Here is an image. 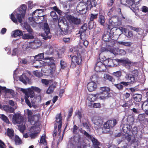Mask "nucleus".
<instances>
[{
  "label": "nucleus",
  "mask_w": 148,
  "mask_h": 148,
  "mask_svg": "<svg viewBox=\"0 0 148 148\" xmlns=\"http://www.w3.org/2000/svg\"><path fill=\"white\" fill-rule=\"evenodd\" d=\"M34 102H40L41 100V97L39 95L36 97H35L34 98Z\"/></svg>",
  "instance_id": "obj_56"
},
{
  "label": "nucleus",
  "mask_w": 148,
  "mask_h": 148,
  "mask_svg": "<svg viewBox=\"0 0 148 148\" xmlns=\"http://www.w3.org/2000/svg\"><path fill=\"white\" fill-rule=\"evenodd\" d=\"M105 21V17L103 16L100 15L99 17V22L102 25H104Z\"/></svg>",
  "instance_id": "obj_41"
},
{
  "label": "nucleus",
  "mask_w": 148,
  "mask_h": 148,
  "mask_svg": "<svg viewBox=\"0 0 148 148\" xmlns=\"http://www.w3.org/2000/svg\"><path fill=\"white\" fill-rule=\"evenodd\" d=\"M62 117L60 113L58 114L56 117L55 121L56 123L54 124V130L53 132V136H56L58 135L60 136L61 132V128L62 125Z\"/></svg>",
  "instance_id": "obj_2"
},
{
  "label": "nucleus",
  "mask_w": 148,
  "mask_h": 148,
  "mask_svg": "<svg viewBox=\"0 0 148 148\" xmlns=\"http://www.w3.org/2000/svg\"><path fill=\"white\" fill-rule=\"evenodd\" d=\"M81 136L79 135L75 136L73 137V139L75 142H79L80 141Z\"/></svg>",
  "instance_id": "obj_51"
},
{
  "label": "nucleus",
  "mask_w": 148,
  "mask_h": 148,
  "mask_svg": "<svg viewBox=\"0 0 148 148\" xmlns=\"http://www.w3.org/2000/svg\"><path fill=\"white\" fill-rule=\"evenodd\" d=\"M118 44V45H122L123 46H130L132 45V43L129 42H125L123 41H119L118 42H117L115 40V43Z\"/></svg>",
  "instance_id": "obj_30"
},
{
  "label": "nucleus",
  "mask_w": 148,
  "mask_h": 148,
  "mask_svg": "<svg viewBox=\"0 0 148 148\" xmlns=\"http://www.w3.org/2000/svg\"><path fill=\"white\" fill-rule=\"evenodd\" d=\"M110 51L111 53L115 55L119 54L124 55L126 54V52L125 51L122 49H120L118 48H115L114 47L113 48L110 49Z\"/></svg>",
  "instance_id": "obj_15"
},
{
  "label": "nucleus",
  "mask_w": 148,
  "mask_h": 148,
  "mask_svg": "<svg viewBox=\"0 0 148 148\" xmlns=\"http://www.w3.org/2000/svg\"><path fill=\"white\" fill-rule=\"evenodd\" d=\"M80 131L81 133L84 134L87 138L91 140L93 145L95 147H97L99 145L100 142L94 137L90 135L84 130H81Z\"/></svg>",
  "instance_id": "obj_4"
},
{
  "label": "nucleus",
  "mask_w": 148,
  "mask_h": 148,
  "mask_svg": "<svg viewBox=\"0 0 148 148\" xmlns=\"http://www.w3.org/2000/svg\"><path fill=\"white\" fill-rule=\"evenodd\" d=\"M44 27L45 34H42L41 36L43 39L47 40V39L50 38V36L48 35L50 33V29L47 23H45L44 24Z\"/></svg>",
  "instance_id": "obj_14"
},
{
  "label": "nucleus",
  "mask_w": 148,
  "mask_h": 148,
  "mask_svg": "<svg viewBox=\"0 0 148 148\" xmlns=\"http://www.w3.org/2000/svg\"><path fill=\"white\" fill-rule=\"evenodd\" d=\"M34 96V92L32 89L30 88H28L25 93V98H28L30 97V98H32Z\"/></svg>",
  "instance_id": "obj_21"
},
{
  "label": "nucleus",
  "mask_w": 148,
  "mask_h": 148,
  "mask_svg": "<svg viewBox=\"0 0 148 148\" xmlns=\"http://www.w3.org/2000/svg\"><path fill=\"white\" fill-rule=\"evenodd\" d=\"M126 36L128 38L132 37L133 36V34L132 31H129L127 33H126Z\"/></svg>",
  "instance_id": "obj_63"
},
{
  "label": "nucleus",
  "mask_w": 148,
  "mask_h": 148,
  "mask_svg": "<svg viewBox=\"0 0 148 148\" xmlns=\"http://www.w3.org/2000/svg\"><path fill=\"white\" fill-rule=\"evenodd\" d=\"M34 74L36 77H39L42 76V73L38 70L34 71Z\"/></svg>",
  "instance_id": "obj_59"
},
{
  "label": "nucleus",
  "mask_w": 148,
  "mask_h": 148,
  "mask_svg": "<svg viewBox=\"0 0 148 148\" xmlns=\"http://www.w3.org/2000/svg\"><path fill=\"white\" fill-rule=\"evenodd\" d=\"M141 11L144 13H147L148 12V8L145 6H143L141 8Z\"/></svg>",
  "instance_id": "obj_57"
},
{
  "label": "nucleus",
  "mask_w": 148,
  "mask_h": 148,
  "mask_svg": "<svg viewBox=\"0 0 148 148\" xmlns=\"http://www.w3.org/2000/svg\"><path fill=\"white\" fill-rule=\"evenodd\" d=\"M102 123L101 120V119H99L98 118L96 119L94 121V123L98 126H100L102 124Z\"/></svg>",
  "instance_id": "obj_42"
},
{
  "label": "nucleus",
  "mask_w": 148,
  "mask_h": 148,
  "mask_svg": "<svg viewBox=\"0 0 148 148\" xmlns=\"http://www.w3.org/2000/svg\"><path fill=\"white\" fill-rule=\"evenodd\" d=\"M33 57H34L28 56L24 58L20 59L19 61L23 64H27L29 63V62H30V59L33 58Z\"/></svg>",
  "instance_id": "obj_23"
},
{
  "label": "nucleus",
  "mask_w": 148,
  "mask_h": 148,
  "mask_svg": "<svg viewBox=\"0 0 148 148\" xmlns=\"http://www.w3.org/2000/svg\"><path fill=\"white\" fill-rule=\"evenodd\" d=\"M82 125L83 127H85L86 128L87 130V131H90L89 126H88L87 123H82Z\"/></svg>",
  "instance_id": "obj_64"
},
{
  "label": "nucleus",
  "mask_w": 148,
  "mask_h": 148,
  "mask_svg": "<svg viewBox=\"0 0 148 148\" xmlns=\"http://www.w3.org/2000/svg\"><path fill=\"white\" fill-rule=\"evenodd\" d=\"M27 7L25 5H22L11 15L10 18L14 23L17 24L18 22L21 23L25 15Z\"/></svg>",
  "instance_id": "obj_1"
},
{
  "label": "nucleus",
  "mask_w": 148,
  "mask_h": 148,
  "mask_svg": "<svg viewBox=\"0 0 148 148\" xmlns=\"http://www.w3.org/2000/svg\"><path fill=\"white\" fill-rule=\"evenodd\" d=\"M82 58L80 54H77V56H73L71 58L72 63L71 66L74 67L75 66L76 64L78 65L80 64L82 62Z\"/></svg>",
  "instance_id": "obj_7"
},
{
  "label": "nucleus",
  "mask_w": 148,
  "mask_h": 148,
  "mask_svg": "<svg viewBox=\"0 0 148 148\" xmlns=\"http://www.w3.org/2000/svg\"><path fill=\"white\" fill-rule=\"evenodd\" d=\"M94 69L97 72L104 71L106 70V67L102 62H98L97 63Z\"/></svg>",
  "instance_id": "obj_13"
},
{
  "label": "nucleus",
  "mask_w": 148,
  "mask_h": 148,
  "mask_svg": "<svg viewBox=\"0 0 148 148\" xmlns=\"http://www.w3.org/2000/svg\"><path fill=\"white\" fill-rule=\"evenodd\" d=\"M100 90H101L100 92L104 93H109L110 89L109 88L107 87H103L100 88Z\"/></svg>",
  "instance_id": "obj_39"
},
{
  "label": "nucleus",
  "mask_w": 148,
  "mask_h": 148,
  "mask_svg": "<svg viewBox=\"0 0 148 148\" xmlns=\"http://www.w3.org/2000/svg\"><path fill=\"white\" fill-rule=\"evenodd\" d=\"M40 143L43 144L44 145H46L47 144L46 141L45 140V136H42L40 139Z\"/></svg>",
  "instance_id": "obj_50"
},
{
  "label": "nucleus",
  "mask_w": 148,
  "mask_h": 148,
  "mask_svg": "<svg viewBox=\"0 0 148 148\" xmlns=\"http://www.w3.org/2000/svg\"><path fill=\"white\" fill-rule=\"evenodd\" d=\"M117 64L118 63H121L123 65H125L126 63H129L130 60L127 58H124L123 59H117Z\"/></svg>",
  "instance_id": "obj_29"
},
{
  "label": "nucleus",
  "mask_w": 148,
  "mask_h": 148,
  "mask_svg": "<svg viewBox=\"0 0 148 148\" xmlns=\"http://www.w3.org/2000/svg\"><path fill=\"white\" fill-rule=\"evenodd\" d=\"M142 95L140 94H136L133 95V99L136 102H139L141 100Z\"/></svg>",
  "instance_id": "obj_32"
},
{
  "label": "nucleus",
  "mask_w": 148,
  "mask_h": 148,
  "mask_svg": "<svg viewBox=\"0 0 148 148\" xmlns=\"http://www.w3.org/2000/svg\"><path fill=\"white\" fill-rule=\"evenodd\" d=\"M61 67L62 69H64L66 66V63L63 60H61L60 61Z\"/></svg>",
  "instance_id": "obj_52"
},
{
  "label": "nucleus",
  "mask_w": 148,
  "mask_h": 148,
  "mask_svg": "<svg viewBox=\"0 0 148 148\" xmlns=\"http://www.w3.org/2000/svg\"><path fill=\"white\" fill-rule=\"evenodd\" d=\"M32 90L34 91H35L38 93H40L41 91V90L38 87L32 86L31 88Z\"/></svg>",
  "instance_id": "obj_49"
},
{
  "label": "nucleus",
  "mask_w": 148,
  "mask_h": 148,
  "mask_svg": "<svg viewBox=\"0 0 148 148\" xmlns=\"http://www.w3.org/2000/svg\"><path fill=\"white\" fill-rule=\"evenodd\" d=\"M7 135L11 139L13 138L14 136V131L12 129L8 128V129Z\"/></svg>",
  "instance_id": "obj_33"
},
{
  "label": "nucleus",
  "mask_w": 148,
  "mask_h": 148,
  "mask_svg": "<svg viewBox=\"0 0 148 148\" xmlns=\"http://www.w3.org/2000/svg\"><path fill=\"white\" fill-rule=\"evenodd\" d=\"M44 54L43 53H39L37 55L35 56L34 58V59H36V63L39 64L41 62H40L39 59L42 58H43Z\"/></svg>",
  "instance_id": "obj_28"
},
{
  "label": "nucleus",
  "mask_w": 148,
  "mask_h": 148,
  "mask_svg": "<svg viewBox=\"0 0 148 148\" xmlns=\"http://www.w3.org/2000/svg\"><path fill=\"white\" fill-rule=\"evenodd\" d=\"M97 84L95 82H91L89 83L87 85V88L90 92L95 90L97 88Z\"/></svg>",
  "instance_id": "obj_19"
},
{
  "label": "nucleus",
  "mask_w": 148,
  "mask_h": 148,
  "mask_svg": "<svg viewBox=\"0 0 148 148\" xmlns=\"http://www.w3.org/2000/svg\"><path fill=\"white\" fill-rule=\"evenodd\" d=\"M97 98L99 99L105 100L111 97L110 93H104L100 92L97 94Z\"/></svg>",
  "instance_id": "obj_18"
},
{
  "label": "nucleus",
  "mask_w": 148,
  "mask_h": 148,
  "mask_svg": "<svg viewBox=\"0 0 148 148\" xmlns=\"http://www.w3.org/2000/svg\"><path fill=\"white\" fill-rule=\"evenodd\" d=\"M14 141L15 144L16 145H19L22 144V143L21 140L18 136L17 135L15 136Z\"/></svg>",
  "instance_id": "obj_38"
},
{
  "label": "nucleus",
  "mask_w": 148,
  "mask_h": 148,
  "mask_svg": "<svg viewBox=\"0 0 148 148\" xmlns=\"http://www.w3.org/2000/svg\"><path fill=\"white\" fill-rule=\"evenodd\" d=\"M40 118V115L38 113L32 116L31 118L29 121L30 122L31 125H37L36 124L38 122Z\"/></svg>",
  "instance_id": "obj_17"
},
{
  "label": "nucleus",
  "mask_w": 148,
  "mask_h": 148,
  "mask_svg": "<svg viewBox=\"0 0 148 148\" xmlns=\"http://www.w3.org/2000/svg\"><path fill=\"white\" fill-rule=\"evenodd\" d=\"M23 29L24 30L25 29L27 30V31L29 33H32L33 32L32 29L28 23H24Z\"/></svg>",
  "instance_id": "obj_26"
},
{
  "label": "nucleus",
  "mask_w": 148,
  "mask_h": 148,
  "mask_svg": "<svg viewBox=\"0 0 148 148\" xmlns=\"http://www.w3.org/2000/svg\"><path fill=\"white\" fill-rule=\"evenodd\" d=\"M56 87V86L55 85L53 84L51 85L48 88L47 91L46 93L48 94L52 93Z\"/></svg>",
  "instance_id": "obj_37"
},
{
  "label": "nucleus",
  "mask_w": 148,
  "mask_h": 148,
  "mask_svg": "<svg viewBox=\"0 0 148 148\" xmlns=\"http://www.w3.org/2000/svg\"><path fill=\"white\" fill-rule=\"evenodd\" d=\"M23 118L20 114H15L13 117L12 121L14 124H21L23 123Z\"/></svg>",
  "instance_id": "obj_9"
},
{
  "label": "nucleus",
  "mask_w": 148,
  "mask_h": 148,
  "mask_svg": "<svg viewBox=\"0 0 148 148\" xmlns=\"http://www.w3.org/2000/svg\"><path fill=\"white\" fill-rule=\"evenodd\" d=\"M17 108L16 106L13 108L10 106L8 105H4L2 106V108L6 112L10 113H13L15 109Z\"/></svg>",
  "instance_id": "obj_20"
},
{
  "label": "nucleus",
  "mask_w": 148,
  "mask_h": 148,
  "mask_svg": "<svg viewBox=\"0 0 148 148\" xmlns=\"http://www.w3.org/2000/svg\"><path fill=\"white\" fill-rule=\"evenodd\" d=\"M83 130L82 129L81 130H79L78 127L76 126V125H74L73 126V133L74 134H76L79 130L80 132V130Z\"/></svg>",
  "instance_id": "obj_53"
},
{
  "label": "nucleus",
  "mask_w": 148,
  "mask_h": 148,
  "mask_svg": "<svg viewBox=\"0 0 148 148\" xmlns=\"http://www.w3.org/2000/svg\"><path fill=\"white\" fill-rule=\"evenodd\" d=\"M117 63V62L116 59L109 60V63L108 64V66L112 67L114 66H116L117 65L116 63Z\"/></svg>",
  "instance_id": "obj_27"
},
{
  "label": "nucleus",
  "mask_w": 148,
  "mask_h": 148,
  "mask_svg": "<svg viewBox=\"0 0 148 148\" xmlns=\"http://www.w3.org/2000/svg\"><path fill=\"white\" fill-rule=\"evenodd\" d=\"M114 86L119 90H122L123 88V86L120 83L117 84H114Z\"/></svg>",
  "instance_id": "obj_60"
},
{
  "label": "nucleus",
  "mask_w": 148,
  "mask_h": 148,
  "mask_svg": "<svg viewBox=\"0 0 148 148\" xmlns=\"http://www.w3.org/2000/svg\"><path fill=\"white\" fill-rule=\"evenodd\" d=\"M81 3H83L87 5V8L90 10L92 8L95 7L96 6L95 0H79Z\"/></svg>",
  "instance_id": "obj_10"
},
{
  "label": "nucleus",
  "mask_w": 148,
  "mask_h": 148,
  "mask_svg": "<svg viewBox=\"0 0 148 148\" xmlns=\"http://www.w3.org/2000/svg\"><path fill=\"white\" fill-rule=\"evenodd\" d=\"M26 114L28 116V120H29L32 116L33 112L31 110L27 109L26 110Z\"/></svg>",
  "instance_id": "obj_48"
},
{
  "label": "nucleus",
  "mask_w": 148,
  "mask_h": 148,
  "mask_svg": "<svg viewBox=\"0 0 148 148\" xmlns=\"http://www.w3.org/2000/svg\"><path fill=\"white\" fill-rule=\"evenodd\" d=\"M116 124V121L115 120H109L104 124L103 127L104 128L110 129L112 128Z\"/></svg>",
  "instance_id": "obj_16"
},
{
  "label": "nucleus",
  "mask_w": 148,
  "mask_h": 148,
  "mask_svg": "<svg viewBox=\"0 0 148 148\" xmlns=\"http://www.w3.org/2000/svg\"><path fill=\"white\" fill-rule=\"evenodd\" d=\"M55 71V68L53 67V69L51 70V69H49L47 70L45 72V75L47 76H49L51 75L52 74L54 73Z\"/></svg>",
  "instance_id": "obj_36"
},
{
  "label": "nucleus",
  "mask_w": 148,
  "mask_h": 148,
  "mask_svg": "<svg viewBox=\"0 0 148 148\" xmlns=\"http://www.w3.org/2000/svg\"><path fill=\"white\" fill-rule=\"evenodd\" d=\"M142 108L144 110H148V102L145 101L142 105Z\"/></svg>",
  "instance_id": "obj_44"
},
{
  "label": "nucleus",
  "mask_w": 148,
  "mask_h": 148,
  "mask_svg": "<svg viewBox=\"0 0 148 148\" xmlns=\"http://www.w3.org/2000/svg\"><path fill=\"white\" fill-rule=\"evenodd\" d=\"M114 47H102L100 49V51L101 52H107L109 51L110 49L111 48H113Z\"/></svg>",
  "instance_id": "obj_40"
},
{
  "label": "nucleus",
  "mask_w": 148,
  "mask_h": 148,
  "mask_svg": "<svg viewBox=\"0 0 148 148\" xmlns=\"http://www.w3.org/2000/svg\"><path fill=\"white\" fill-rule=\"evenodd\" d=\"M19 80L25 84H27V82L29 81V79L25 74H22L19 77Z\"/></svg>",
  "instance_id": "obj_25"
},
{
  "label": "nucleus",
  "mask_w": 148,
  "mask_h": 148,
  "mask_svg": "<svg viewBox=\"0 0 148 148\" xmlns=\"http://www.w3.org/2000/svg\"><path fill=\"white\" fill-rule=\"evenodd\" d=\"M76 10L77 12L81 14H83L86 12L87 10L90 9L87 8L84 3L80 2L77 5Z\"/></svg>",
  "instance_id": "obj_6"
},
{
  "label": "nucleus",
  "mask_w": 148,
  "mask_h": 148,
  "mask_svg": "<svg viewBox=\"0 0 148 148\" xmlns=\"http://www.w3.org/2000/svg\"><path fill=\"white\" fill-rule=\"evenodd\" d=\"M96 97L97 98V94H89L87 97V99L90 101L93 102L95 101Z\"/></svg>",
  "instance_id": "obj_34"
},
{
  "label": "nucleus",
  "mask_w": 148,
  "mask_h": 148,
  "mask_svg": "<svg viewBox=\"0 0 148 148\" xmlns=\"http://www.w3.org/2000/svg\"><path fill=\"white\" fill-rule=\"evenodd\" d=\"M90 79L92 80V82H95L97 79V75L96 74L93 75L91 77Z\"/></svg>",
  "instance_id": "obj_62"
},
{
  "label": "nucleus",
  "mask_w": 148,
  "mask_h": 148,
  "mask_svg": "<svg viewBox=\"0 0 148 148\" xmlns=\"http://www.w3.org/2000/svg\"><path fill=\"white\" fill-rule=\"evenodd\" d=\"M98 14H91L90 17V21H92L94 19L96 18L97 17Z\"/></svg>",
  "instance_id": "obj_54"
},
{
  "label": "nucleus",
  "mask_w": 148,
  "mask_h": 148,
  "mask_svg": "<svg viewBox=\"0 0 148 148\" xmlns=\"http://www.w3.org/2000/svg\"><path fill=\"white\" fill-rule=\"evenodd\" d=\"M21 123L22 124V125H19L18 126V127L20 132L23 133L25 130V126L24 122Z\"/></svg>",
  "instance_id": "obj_43"
},
{
  "label": "nucleus",
  "mask_w": 148,
  "mask_h": 148,
  "mask_svg": "<svg viewBox=\"0 0 148 148\" xmlns=\"http://www.w3.org/2000/svg\"><path fill=\"white\" fill-rule=\"evenodd\" d=\"M23 35L22 31L19 29H16L13 31L11 34V36L13 37L20 36Z\"/></svg>",
  "instance_id": "obj_24"
},
{
  "label": "nucleus",
  "mask_w": 148,
  "mask_h": 148,
  "mask_svg": "<svg viewBox=\"0 0 148 148\" xmlns=\"http://www.w3.org/2000/svg\"><path fill=\"white\" fill-rule=\"evenodd\" d=\"M136 0H127L126 6L130 8L133 12L134 10H138L139 8L135 4Z\"/></svg>",
  "instance_id": "obj_11"
},
{
  "label": "nucleus",
  "mask_w": 148,
  "mask_h": 148,
  "mask_svg": "<svg viewBox=\"0 0 148 148\" xmlns=\"http://www.w3.org/2000/svg\"><path fill=\"white\" fill-rule=\"evenodd\" d=\"M0 118L5 122L7 123H9V121L8 117L5 115L2 114L0 116Z\"/></svg>",
  "instance_id": "obj_45"
},
{
  "label": "nucleus",
  "mask_w": 148,
  "mask_h": 148,
  "mask_svg": "<svg viewBox=\"0 0 148 148\" xmlns=\"http://www.w3.org/2000/svg\"><path fill=\"white\" fill-rule=\"evenodd\" d=\"M112 75L118 78L120 77L122 75V72L121 71H118L115 72H114L112 73Z\"/></svg>",
  "instance_id": "obj_46"
},
{
  "label": "nucleus",
  "mask_w": 148,
  "mask_h": 148,
  "mask_svg": "<svg viewBox=\"0 0 148 148\" xmlns=\"http://www.w3.org/2000/svg\"><path fill=\"white\" fill-rule=\"evenodd\" d=\"M50 16L53 19L56 20L58 19V16L55 11H51L50 13Z\"/></svg>",
  "instance_id": "obj_47"
},
{
  "label": "nucleus",
  "mask_w": 148,
  "mask_h": 148,
  "mask_svg": "<svg viewBox=\"0 0 148 148\" xmlns=\"http://www.w3.org/2000/svg\"><path fill=\"white\" fill-rule=\"evenodd\" d=\"M30 34H25L22 35V38L24 39H32L34 38V36L32 33Z\"/></svg>",
  "instance_id": "obj_31"
},
{
  "label": "nucleus",
  "mask_w": 148,
  "mask_h": 148,
  "mask_svg": "<svg viewBox=\"0 0 148 148\" xmlns=\"http://www.w3.org/2000/svg\"><path fill=\"white\" fill-rule=\"evenodd\" d=\"M103 78L105 79L108 80L112 82H114L115 81L114 79L109 74H104Z\"/></svg>",
  "instance_id": "obj_35"
},
{
  "label": "nucleus",
  "mask_w": 148,
  "mask_h": 148,
  "mask_svg": "<svg viewBox=\"0 0 148 148\" xmlns=\"http://www.w3.org/2000/svg\"><path fill=\"white\" fill-rule=\"evenodd\" d=\"M50 80L46 79H42L41 82L42 83L46 86H47L49 83Z\"/></svg>",
  "instance_id": "obj_58"
},
{
  "label": "nucleus",
  "mask_w": 148,
  "mask_h": 148,
  "mask_svg": "<svg viewBox=\"0 0 148 148\" xmlns=\"http://www.w3.org/2000/svg\"><path fill=\"white\" fill-rule=\"evenodd\" d=\"M145 118V114H139L138 116V118L140 121H143Z\"/></svg>",
  "instance_id": "obj_55"
},
{
  "label": "nucleus",
  "mask_w": 148,
  "mask_h": 148,
  "mask_svg": "<svg viewBox=\"0 0 148 148\" xmlns=\"http://www.w3.org/2000/svg\"><path fill=\"white\" fill-rule=\"evenodd\" d=\"M87 24H84L81 27L80 32L81 33L80 35V38L82 39L85 38V34L84 32H85L87 29Z\"/></svg>",
  "instance_id": "obj_22"
},
{
  "label": "nucleus",
  "mask_w": 148,
  "mask_h": 148,
  "mask_svg": "<svg viewBox=\"0 0 148 148\" xmlns=\"http://www.w3.org/2000/svg\"><path fill=\"white\" fill-rule=\"evenodd\" d=\"M78 47H72L70 49V51L71 52H76L77 53V51L78 50Z\"/></svg>",
  "instance_id": "obj_61"
},
{
  "label": "nucleus",
  "mask_w": 148,
  "mask_h": 148,
  "mask_svg": "<svg viewBox=\"0 0 148 148\" xmlns=\"http://www.w3.org/2000/svg\"><path fill=\"white\" fill-rule=\"evenodd\" d=\"M44 9H37L34 11L32 15L31 21L36 22L38 20V18L40 16V14L43 12Z\"/></svg>",
  "instance_id": "obj_8"
},
{
  "label": "nucleus",
  "mask_w": 148,
  "mask_h": 148,
  "mask_svg": "<svg viewBox=\"0 0 148 148\" xmlns=\"http://www.w3.org/2000/svg\"><path fill=\"white\" fill-rule=\"evenodd\" d=\"M111 34L108 32H105L103 36L102 39L105 42H108L110 45L109 46L115 45V40L111 39Z\"/></svg>",
  "instance_id": "obj_5"
},
{
  "label": "nucleus",
  "mask_w": 148,
  "mask_h": 148,
  "mask_svg": "<svg viewBox=\"0 0 148 148\" xmlns=\"http://www.w3.org/2000/svg\"><path fill=\"white\" fill-rule=\"evenodd\" d=\"M132 73H127L125 77L126 80L130 84L135 83L138 79V73L137 70H134L132 71Z\"/></svg>",
  "instance_id": "obj_3"
},
{
  "label": "nucleus",
  "mask_w": 148,
  "mask_h": 148,
  "mask_svg": "<svg viewBox=\"0 0 148 148\" xmlns=\"http://www.w3.org/2000/svg\"><path fill=\"white\" fill-rule=\"evenodd\" d=\"M67 18L71 23L77 25L80 24L81 22L80 19L75 18L73 16L71 15H68L67 17Z\"/></svg>",
  "instance_id": "obj_12"
}]
</instances>
